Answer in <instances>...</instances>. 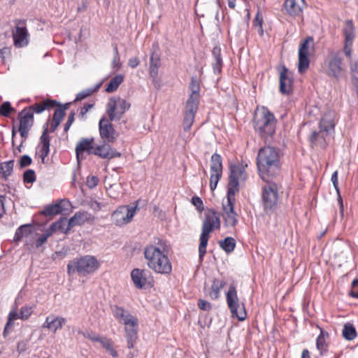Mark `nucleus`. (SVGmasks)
<instances>
[{
	"instance_id": "56",
	"label": "nucleus",
	"mask_w": 358,
	"mask_h": 358,
	"mask_svg": "<svg viewBox=\"0 0 358 358\" xmlns=\"http://www.w3.org/2000/svg\"><path fill=\"white\" fill-rule=\"evenodd\" d=\"M32 310L31 307L23 306L21 308L20 311V319L22 320H27L29 317L31 315Z\"/></svg>"
},
{
	"instance_id": "6",
	"label": "nucleus",
	"mask_w": 358,
	"mask_h": 358,
	"mask_svg": "<svg viewBox=\"0 0 358 358\" xmlns=\"http://www.w3.org/2000/svg\"><path fill=\"white\" fill-rule=\"evenodd\" d=\"M99 266L100 263L95 256L87 255L69 261L66 272L69 276L78 274L79 276L85 277L95 273Z\"/></svg>"
},
{
	"instance_id": "12",
	"label": "nucleus",
	"mask_w": 358,
	"mask_h": 358,
	"mask_svg": "<svg viewBox=\"0 0 358 358\" xmlns=\"http://www.w3.org/2000/svg\"><path fill=\"white\" fill-rule=\"evenodd\" d=\"M310 50L313 52L315 50L314 38L313 36H308L299 45L298 71L300 73H305L309 67L310 59L308 55Z\"/></svg>"
},
{
	"instance_id": "52",
	"label": "nucleus",
	"mask_w": 358,
	"mask_h": 358,
	"mask_svg": "<svg viewBox=\"0 0 358 358\" xmlns=\"http://www.w3.org/2000/svg\"><path fill=\"white\" fill-rule=\"evenodd\" d=\"M52 233L48 229L41 236H40L36 241V247L37 248L42 246V245L48 240V238L52 236Z\"/></svg>"
},
{
	"instance_id": "11",
	"label": "nucleus",
	"mask_w": 358,
	"mask_h": 358,
	"mask_svg": "<svg viewBox=\"0 0 358 358\" xmlns=\"http://www.w3.org/2000/svg\"><path fill=\"white\" fill-rule=\"evenodd\" d=\"M131 104L120 97H111L106 104V113L110 120H120Z\"/></svg>"
},
{
	"instance_id": "26",
	"label": "nucleus",
	"mask_w": 358,
	"mask_h": 358,
	"mask_svg": "<svg viewBox=\"0 0 358 358\" xmlns=\"http://www.w3.org/2000/svg\"><path fill=\"white\" fill-rule=\"evenodd\" d=\"M70 205V202L66 199H62L57 203L48 205L45 207L41 213L48 217L60 214L63 210L67 209V206Z\"/></svg>"
},
{
	"instance_id": "8",
	"label": "nucleus",
	"mask_w": 358,
	"mask_h": 358,
	"mask_svg": "<svg viewBox=\"0 0 358 358\" xmlns=\"http://www.w3.org/2000/svg\"><path fill=\"white\" fill-rule=\"evenodd\" d=\"M324 73L330 78L339 80L346 71L341 51H331L324 62Z\"/></svg>"
},
{
	"instance_id": "36",
	"label": "nucleus",
	"mask_w": 358,
	"mask_h": 358,
	"mask_svg": "<svg viewBox=\"0 0 358 358\" xmlns=\"http://www.w3.org/2000/svg\"><path fill=\"white\" fill-rule=\"evenodd\" d=\"M32 232L31 224H24L18 227L14 236V241L20 242L23 237H28Z\"/></svg>"
},
{
	"instance_id": "32",
	"label": "nucleus",
	"mask_w": 358,
	"mask_h": 358,
	"mask_svg": "<svg viewBox=\"0 0 358 358\" xmlns=\"http://www.w3.org/2000/svg\"><path fill=\"white\" fill-rule=\"evenodd\" d=\"M319 127L321 130L325 131L327 134H331L334 131L335 122L333 115L331 113H325L319 123Z\"/></svg>"
},
{
	"instance_id": "40",
	"label": "nucleus",
	"mask_w": 358,
	"mask_h": 358,
	"mask_svg": "<svg viewBox=\"0 0 358 358\" xmlns=\"http://www.w3.org/2000/svg\"><path fill=\"white\" fill-rule=\"evenodd\" d=\"M138 329L128 330L125 329V338L127 343V348L129 349L134 348L136 341L138 340Z\"/></svg>"
},
{
	"instance_id": "37",
	"label": "nucleus",
	"mask_w": 358,
	"mask_h": 358,
	"mask_svg": "<svg viewBox=\"0 0 358 358\" xmlns=\"http://www.w3.org/2000/svg\"><path fill=\"white\" fill-rule=\"evenodd\" d=\"M160 65V55L152 51L150 58L149 74L158 73Z\"/></svg>"
},
{
	"instance_id": "18",
	"label": "nucleus",
	"mask_w": 358,
	"mask_h": 358,
	"mask_svg": "<svg viewBox=\"0 0 358 358\" xmlns=\"http://www.w3.org/2000/svg\"><path fill=\"white\" fill-rule=\"evenodd\" d=\"M131 278L138 289H145L152 280L151 273L147 269L134 268L131 272Z\"/></svg>"
},
{
	"instance_id": "14",
	"label": "nucleus",
	"mask_w": 358,
	"mask_h": 358,
	"mask_svg": "<svg viewBox=\"0 0 358 358\" xmlns=\"http://www.w3.org/2000/svg\"><path fill=\"white\" fill-rule=\"evenodd\" d=\"M15 27L13 31L14 45L17 48L26 47L29 43V34L26 27L25 20H15Z\"/></svg>"
},
{
	"instance_id": "54",
	"label": "nucleus",
	"mask_w": 358,
	"mask_h": 358,
	"mask_svg": "<svg viewBox=\"0 0 358 358\" xmlns=\"http://www.w3.org/2000/svg\"><path fill=\"white\" fill-rule=\"evenodd\" d=\"M191 202L199 213H201L204 210L203 203L200 197L197 196H192Z\"/></svg>"
},
{
	"instance_id": "19",
	"label": "nucleus",
	"mask_w": 358,
	"mask_h": 358,
	"mask_svg": "<svg viewBox=\"0 0 358 358\" xmlns=\"http://www.w3.org/2000/svg\"><path fill=\"white\" fill-rule=\"evenodd\" d=\"M279 81V90L280 93L288 95L292 92L293 73L285 66H282Z\"/></svg>"
},
{
	"instance_id": "9",
	"label": "nucleus",
	"mask_w": 358,
	"mask_h": 358,
	"mask_svg": "<svg viewBox=\"0 0 358 358\" xmlns=\"http://www.w3.org/2000/svg\"><path fill=\"white\" fill-rule=\"evenodd\" d=\"M266 185L262 189V203L264 212L268 215L273 214L277 207L278 188L275 181H265Z\"/></svg>"
},
{
	"instance_id": "59",
	"label": "nucleus",
	"mask_w": 358,
	"mask_h": 358,
	"mask_svg": "<svg viewBox=\"0 0 358 358\" xmlns=\"http://www.w3.org/2000/svg\"><path fill=\"white\" fill-rule=\"evenodd\" d=\"M350 295L353 298L358 299V278L352 280Z\"/></svg>"
},
{
	"instance_id": "62",
	"label": "nucleus",
	"mask_w": 358,
	"mask_h": 358,
	"mask_svg": "<svg viewBox=\"0 0 358 358\" xmlns=\"http://www.w3.org/2000/svg\"><path fill=\"white\" fill-rule=\"evenodd\" d=\"M64 115H65V113L63 112V110H61L59 108H57L55 109V110L54 112L52 120L61 123Z\"/></svg>"
},
{
	"instance_id": "33",
	"label": "nucleus",
	"mask_w": 358,
	"mask_h": 358,
	"mask_svg": "<svg viewBox=\"0 0 358 358\" xmlns=\"http://www.w3.org/2000/svg\"><path fill=\"white\" fill-rule=\"evenodd\" d=\"M226 282L218 278H214L209 292V297L212 300H217L220 296V291L225 286Z\"/></svg>"
},
{
	"instance_id": "41",
	"label": "nucleus",
	"mask_w": 358,
	"mask_h": 358,
	"mask_svg": "<svg viewBox=\"0 0 358 358\" xmlns=\"http://www.w3.org/2000/svg\"><path fill=\"white\" fill-rule=\"evenodd\" d=\"M219 245L224 252L230 253L236 247V241L232 237H227L219 241Z\"/></svg>"
},
{
	"instance_id": "3",
	"label": "nucleus",
	"mask_w": 358,
	"mask_h": 358,
	"mask_svg": "<svg viewBox=\"0 0 358 358\" xmlns=\"http://www.w3.org/2000/svg\"><path fill=\"white\" fill-rule=\"evenodd\" d=\"M167 245L164 241L157 238L155 244L148 245L144 250V257L148 266L157 273L169 274L172 265L167 256Z\"/></svg>"
},
{
	"instance_id": "10",
	"label": "nucleus",
	"mask_w": 358,
	"mask_h": 358,
	"mask_svg": "<svg viewBox=\"0 0 358 358\" xmlns=\"http://www.w3.org/2000/svg\"><path fill=\"white\" fill-rule=\"evenodd\" d=\"M226 301L232 317H237L239 321L245 320L247 317V313L244 304L242 303L241 306L236 287L233 284L229 286V290L226 293Z\"/></svg>"
},
{
	"instance_id": "23",
	"label": "nucleus",
	"mask_w": 358,
	"mask_h": 358,
	"mask_svg": "<svg viewBox=\"0 0 358 358\" xmlns=\"http://www.w3.org/2000/svg\"><path fill=\"white\" fill-rule=\"evenodd\" d=\"M66 322V320L64 317L50 315L46 317L42 327L56 333L58 329L63 327Z\"/></svg>"
},
{
	"instance_id": "35",
	"label": "nucleus",
	"mask_w": 358,
	"mask_h": 358,
	"mask_svg": "<svg viewBox=\"0 0 358 358\" xmlns=\"http://www.w3.org/2000/svg\"><path fill=\"white\" fill-rule=\"evenodd\" d=\"M68 220L66 217H60L58 221L53 222L48 228L52 234L56 231H59L64 234H68L70 230H67Z\"/></svg>"
},
{
	"instance_id": "57",
	"label": "nucleus",
	"mask_w": 358,
	"mask_h": 358,
	"mask_svg": "<svg viewBox=\"0 0 358 358\" xmlns=\"http://www.w3.org/2000/svg\"><path fill=\"white\" fill-rule=\"evenodd\" d=\"M197 306L200 310L204 311H210L212 309L210 303L201 299L198 300Z\"/></svg>"
},
{
	"instance_id": "45",
	"label": "nucleus",
	"mask_w": 358,
	"mask_h": 358,
	"mask_svg": "<svg viewBox=\"0 0 358 358\" xmlns=\"http://www.w3.org/2000/svg\"><path fill=\"white\" fill-rule=\"evenodd\" d=\"M99 343L110 353L113 357L117 358L118 357V353L113 348L112 341L110 339L106 337H102L99 341Z\"/></svg>"
},
{
	"instance_id": "7",
	"label": "nucleus",
	"mask_w": 358,
	"mask_h": 358,
	"mask_svg": "<svg viewBox=\"0 0 358 358\" xmlns=\"http://www.w3.org/2000/svg\"><path fill=\"white\" fill-rule=\"evenodd\" d=\"M220 220L215 210L208 209L205 213V219L202 225V231L200 236V243L199 245V259H202L206 252L209 234L214 229H220Z\"/></svg>"
},
{
	"instance_id": "1",
	"label": "nucleus",
	"mask_w": 358,
	"mask_h": 358,
	"mask_svg": "<svg viewBox=\"0 0 358 358\" xmlns=\"http://www.w3.org/2000/svg\"><path fill=\"white\" fill-rule=\"evenodd\" d=\"M230 174L227 187V203H223V219L227 227H234L238 223V215L234 210L235 194L238 191V179L245 178V168L243 165L232 164L229 167Z\"/></svg>"
},
{
	"instance_id": "4",
	"label": "nucleus",
	"mask_w": 358,
	"mask_h": 358,
	"mask_svg": "<svg viewBox=\"0 0 358 358\" xmlns=\"http://www.w3.org/2000/svg\"><path fill=\"white\" fill-rule=\"evenodd\" d=\"M252 122L255 132L265 141L275 133L277 120L273 113L265 106L255 111Z\"/></svg>"
},
{
	"instance_id": "42",
	"label": "nucleus",
	"mask_w": 358,
	"mask_h": 358,
	"mask_svg": "<svg viewBox=\"0 0 358 358\" xmlns=\"http://www.w3.org/2000/svg\"><path fill=\"white\" fill-rule=\"evenodd\" d=\"M123 81L124 76L122 75H116L108 83L106 87V92L108 93L115 92Z\"/></svg>"
},
{
	"instance_id": "31",
	"label": "nucleus",
	"mask_w": 358,
	"mask_h": 358,
	"mask_svg": "<svg viewBox=\"0 0 358 358\" xmlns=\"http://www.w3.org/2000/svg\"><path fill=\"white\" fill-rule=\"evenodd\" d=\"M212 67L213 73L218 75L222 72L223 66V59L221 55V48L220 47L215 46L213 48L212 50Z\"/></svg>"
},
{
	"instance_id": "21",
	"label": "nucleus",
	"mask_w": 358,
	"mask_h": 358,
	"mask_svg": "<svg viewBox=\"0 0 358 358\" xmlns=\"http://www.w3.org/2000/svg\"><path fill=\"white\" fill-rule=\"evenodd\" d=\"M111 143L103 142L102 145L94 146L93 154L101 159H113L115 157H120L121 153L117 152L115 149L110 146Z\"/></svg>"
},
{
	"instance_id": "5",
	"label": "nucleus",
	"mask_w": 358,
	"mask_h": 358,
	"mask_svg": "<svg viewBox=\"0 0 358 358\" xmlns=\"http://www.w3.org/2000/svg\"><path fill=\"white\" fill-rule=\"evenodd\" d=\"M343 33L345 36L343 53L350 62L352 83L358 92V59L352 60V44L355 38V27L352 20H348L344 22Z\"/></svg>"
},
{
	"instance_id": "17",
	"label": "nucleus",
	"mask_w": 358,
	"mask_h": 358,
	"mask_svg": "<svg viewBox=\"0 0 358 358\" xmlns=\"http://www.w3.org/2000/svg\"><path fill=\"white\" fill-rule=\"evenodd\" d=\"M17 120H19L18 131L20 136L22 138L27 139L29 132L34 125V115L24 108L18 113Z\"/></svg>"
},
{
	"instance_id": "27",
	"label": "nucleus",
	"mask_w": 358,
	"mask_h": 358,
	"mask_svg": "<svg viewBox=\"0 0 358 358\" xmlns=\"http://www.w3.org/2000/svg\"><path fill=\"white\" fill-rule=\"evenodd\" d=\"M50 138L48 136V122L45 123L43 126V131L40 137V143L41 144V149L40 150V157L42 163H45V159L50 152Z\"/></svg>"
},
{
	"instance_id": "49",
	"label": "nucleus",
	"mask_w": 358,
	"mask_h": 358,
	"mask_svg": "<svg viewBox=\"0 0 358 358\" xmlns=\"http://www.w3.org/2000/svg\"><path fill=\"white\" fill-rule=\"evenodd\" d=\"M78 334L83 335V336L85 337V338H87L94 342H99V341L102 338L99 334H96L95 332H94L92 331H89V330H85V331L80 330V331H78Z\"/></svg>"
},
{
	"instance_id": "29",
	"label": "nucleus",
	"mask_w": 358,
	"mask_h": 358,
	"mask_svg": "<svg viewBox=\"0 0 358 358\" xmlns=\"http://www.w3.org/2000/svg\"><path fill=\"white\" fill-rule=\"evenodd\" d=\"M57 104L58 101H57L56 100L48 99L43 100L40 103H36L35 104L26 107L25 108L33 115L34 113L39 114L43 112L45 110H49L55 108V106H57Z\"/></svg>"
},
{
	"instance_id": "51",
	"label": "nucleus",
	"mask_w": 358,
	"mask_h": 358,
	"mask_svg": "<svg viewBox=\"0 0 358 358\" xmlns=\"http://www.w3.org/2000/svg\"><path fill=\"white\" fill-rule=\"evenodd\" d=\"M15 111V109L11 106L9 101H5L1 103V116L9 117L11 113Z\"/></svg>"
},
{
	"instance_id": "44",
	"label": "nucleus",
	"mask_w": 358,
	"mask_h": 358,
	"mask_svg": "<svg viewBox=\"0 0 358 358\" xmlns=\"http://www.w3.org/2000/svg\"><path fill=\"white\" fill-rule=\"evenodd\" d=\"M20 318V313L18 314L15 310H11L8 315V321L5 325L3 329V336L6 337L7 334L9 333L10 330L14 325V321L17 319Z\"/></svg>"
},
{
	"instance_id": "34",
	"label": "nucleus",
	"mask_w": 358,
	"mask_h": 358,
	"mask_svg": "<svg viewBox=\"0 0 358 358\" xmlns=\"http://www.w3.org/2000/svg\"><path fill=\"white\" fill-rule=\"evenodd\" d=\"M324 132V131L323 130L320 129L319 131H313L311 133V135L309 137V141L313 147L315 145H320L321 148H325L326 139Z\"/></svg>"
},
{
	"instance_id": "20",
	"label": "nucleus",
	"mask_w": 358,
	"mask_h": 358,
	"mask_svg": "<svg viewBox=\"0 0 358 358\" xmlns=\"http://www.w3.org/2000/svg\"><path fill=\"white\" fill-rule=\"evenodd\" d=\"M94 139L92 138H83L77 143L76 147V154L78 162H80L85 159L84 152H87L90 155L93 154L94 148Z\"/></svg>"
},
{
	"instance_id": "38",
	"label": "nucleus",
	"mask_w": 358,
	"mask_h": 358,
	"mask_svg": "<svg viewBox=\"0 0 358 358\" xmlns=\"http://www.w3.org/2000/svg\"><path fill=\"white\" fill-rule=\"evenodd\" d=\"M101 85H102V83L101 82L92 87L87 88V89L82 90L76 95L74 102L80 101L91 96L92 94H93L94 93H95L96 92H97L99 90Z\"/></svg>"
},
{
	"instance_id": "2",
	"label": "nucleus",
	"mask_w": 358,
	"mask_h": 358,
	"mask_svg": "<svg viewBox=\"0 0 358 358\" xmlns=\"http://www.w3.org/2000/svg\"><path fill=\"white\" fill-rule=\"evenodd\" d=\"M257 166L264 181L278 180L281 172L280 150L270 145L261 148L257 156Z\"/></svg>"
},
{
	"instance_id": "61",
	"label": "nucleus",
	"mask_w": 358,
	"mask_h": 358,
	"mask_svg": "<svg viewBox=\"0 0 358 358\" xmlns=\"http://www.w3.org/2000/svg\"><path fill=\"white\" fill-rule=\"evenodd\" d=\"M94 106V102L85 103L83 105V106L80 108L79 116L81 118L84 119L86 113Z\"/></svg>"
},
{
	"instance_id": "55",
	"label": "nucleus",
	"mask_w": 358,
	"mask_h": 358,
	"mask_svg": "<svg viewBox=\"0 0 358 358\" xmlns=\"http://www.w3.org/2000/svg\"><path fill=\"white\" fill-rule=\"evenodd\" d=\"M32 164V159L27 155L21 157L19 161V165L21 169L28 166Z\"/></svg>"
},
{
	"instance_id": "25",
	"label": "nucleus",
	"mask_w": 358,
	"mask_h": 358,
	"mask_svg": "<svg viewBox=\"0 0 358 358\" xmlns=\"http://www.w3.org/2000/svg\"><path fill=\"white\" fill-rule=\"evenodd\" d=\"M189 90L190 93L186 103L199 105L200 100V84L196 76L191 78Z\"/></svg>"
},
{
	"instance_id": "24",
	"label": "nucleus",
	"mask_w": 358,
	"mask_h": 358,
	"mask_svg": "<svg viewBox=\"0 0 358 358\" xmlns=\"http://www.w3.org/2000/svg\"><path fill=\"white\" fill-rule=\"evenodd\" d=\"M198 108L199 105L185 103V117L183 120V128L185 131H189L193 124Z\"/></svg>"
},
{
	"instance_id": "63",
	"label": "nucleus",
	"mask_w": 358,
	"mask_h": 358,
	"mask_svg": "<svg viewBox=\"0 0 358 358\" xmlns=\"http://www.w3.org/2000/svg\"><path fill=\"white\" fill-rule=\"evenodd\" d=\"M152 78V82L155 89L159 90L162 87V80L158 77V73H150Z\"/></svg>"
},
{
	"instance_id": "28",
	"label": "nucleus",
	"mask_w": 358,
	"mask_h": 358,
	"mask_svg": "<svg viewBox=\"0 0 358 358\" xmlns=\"http://www.w3.org/2000/svg\"><path fill=\"white\" fill-rule=\"evenodd\" d=\"M50 138L48 136V122L45 123L43 126V131L40 137V143L41 144V149L40 150V157L42 163H45V159L50 152Z\"/></svg>"
},
{
	"instance_id": "46",
	"label": "nucleus",
	"mask_w": 358,
	"mask_h": 358,
	"mask_svg": "<svg viewBox=\"0 0 358 358\" xmlns=\"http://www.w3.org/2000/svg\"><path fill=\"white\" fill-rule=\"evenodd\" d=\"M129 318H126L125 321H122V323L124 325V330H131L135 329H138V320L137 317L134 315H127Z\"/></svg>"
},
{
	"instance_id": "58",
	"label": "nucleus",
	"mask_w": 358,
	"mask_h": 358,
	"mask_svg": "<svg viewBox=\"0 0 358 358\" xmlns=\"http://www.w3.org/2000/svg\"><path fill=\"white\" fill-rule=\"evenodd\" d=\"M99 181V179L96 176H88L86 180V185L89 188L92 189L98 185Z\"/></svg>"
},
{
	"instance_id": "53",
	"label": "nucleus",
	"mask_w": 358,
	"mask_h": 358,
	"mask_svg": "<svg viewBox=\"0 0 358 358\" xmlns=\"http://www.w3.org/2000/svg\"><path fill=\"white\" fill-rule=\"evenodd\" d=\"M262 24H263V19L260 16L259 12L258 11L257 13L255 18L253 21V26L259 27L258 33L260 36H263V34H264Z\"/></svg>"
},
{
	"instance_id": "15",
	"label": "nucleus",
	"mask_w": 358,
	"mask_h": 358,
	"mask_svg": "<svg viewBox=\"0 0 358 358\" xmlns=\"http://www.w3.org/2000/svg\"><path fill=\"white\" fill-rule=\"evenodd\" d=\"M222 159L220 154L214 153L210 159V188L215 189L217 185L222 176Z\"/></svg>"
},
{
	"instance_id": "50",
	"label": "nucleus",
	"mask_w": 358,
	"mask_h": 358,
	"mask_svg": "<svg viewBox=\"0 0 358 358\" xmlns=\"http://www.w3.org/2000/svg\"><path fill=\"white\" fill-rule=\"evenodd\" d=\"M36 180L35 171L33 169H27L23 173V181L24 183H33Z\"/></svg>"
},
{
	"instance_id": "43",
	"label": "nucleus",
	"mask_w": 358,
	"mask_h": 358,
	"mask_svg": "<svg viewBox=\"0 0 358 358\" xmlns=\"http://www.w3.org/2000/svg\"><path fill=\"white\" fill-rule=\"evenodd\" d=\"M113 316L119 321L120 323H122V321H125L127 318V315H132L129 312L125 310L122 307L118 306H114L112 308Z\"/></svg>"
},
{
	"instance_id": "48",
	"label": "nucleus",
	"mask_w": 358,
	"mask_h": 358,
	"mask_svg": "<svg viewBox=\"0 0 358 358\" xmlns=\"http://www.w3.org/2000/svg\"><path fill=\"white\" fill-rule=\"evenodd\" d=\"M316 348L320 352V355H324L328 350L327 339L317 336L316 339Z\"/></svg>"
},
{
	"instance_id": "13",
	"label": "nucleus",
	"mask_w": 358,
	"mask_h": 358,
	"mask_svg": "<svg viewBox=\"0 0 358 358\" xmlns=\"http://www.w3.org/2000/svg\"><path fill=\"white\" fill-rule=\"evenodd\" d=\"M110 117L102 116L99 122V132L103 142L113 143L118 137V133L115 129Z\"/></svg>"
},
{
	"instance_id": "47",
	"label": "nucleus",
	"mask_w": 358,
	"mask_h": 358,
	"mask_svg": "<svg viewBox=\"0 0 358 358\" xmlns=\"http://www.w3.org/2000/svg\"><path fill=\"white\" fill-rule=\"evenodd\" d=\"M14 160H10L5 163H1V175L4 178L10 176L13 171Z\"/></svg>"
},
{
	"instance_id": "30",
	"label": "nucleus",
	"mask_w": 358,
	"mask_h": 358,
	"mask_svg": "<svg viewBox=\"0 0 358 358\" xmlns=\"http://www.w3.org/2000/svg\"><path fill=\"white\" fill-rule=\"evenodd\" d=\"M300 1L303 4L305 3V0ZM284 6L288 15L292 17L299 16L303 12V8L297 3V0H285Z\"/></svg>"
},
{
	"instance_id": "64",
	"label": "nucleus",
	"mask_w": 358,
	"mask_h": 358,
	"mask_svg": "<svg viewBox=\"0 0 358 358\" xmlns=\"http://www.w3.org/2000/svg\"><path fill=\"white\" fill-rule=\"evenodd\" d=\"M331 180L333 183L334 187L335 188V190L336 193L339 194V187H338V171H335L331 178Z\"/></svg>"
},
{
	"instance_id": "22",
	"label": "nucleus",
	"mask_w": 358,
	"mask_h": 358,
	"mask_svg": "<svg viewBox=\"0 0 358 358\" xmlns=\"http://www.w3.org/2000/svg\"><path fill=\"white\" fill-rule=\"evenodd\" d=\"M94 217L87 211L76 212L73 217H71L67 223V230H71L75 226H81L85 222L93 221Z\"/></svg>"
},
{
	"instance_id": "60",
	"label": "nucleus",
	"mask_w": 358,
	"mask_h": 358,
	"mask_svg": "<svg viewBox=\"0 0 358 358\" xmlns=\"http://www.w3.org/2000/svg\"><path fill=\"white\" fill-rule=\"evenodd\" d=\"M75 115H76V113L73 110L71 111L70 113L69 114L67 121L65 123L64 128V130L65 132H67L69 131L71 126L73 123V122L75 120Z\"/></svg>"
},
{
	"instance_id": "39",
	"label": "nucleus",
	"mask_w": 358,
	"mask_h": 358,
	"mask_svg": "<svg viewBox=\"0 0 358 358\" xmlns=\"http://www.w3.org/2000/svg\"><path fill=\"white\" fill-rule=\"evenodd\" d=\"M342 335L348 341H352L357 337V331L352 324L346 323L343 326Z\"/></svg>"
},
{
	"instance_id": "16",
	"label": "nucleus",
	"mask_w": 358,
	"mask_h": 358,
	"mask_svg": "<svg viewBox=\"0 0 358 358\" xmlns=\"http://www.w3.org/2000/svg\"><path fill=\"white\" fill-rule=\"evenodd\" d=\"M136 208V207H129L128 206H120L113 213L111 219L117 226L125 225L131 221L134 216Z\"/></svg>"
}]
</instances>
